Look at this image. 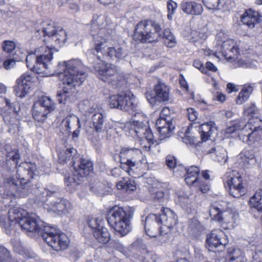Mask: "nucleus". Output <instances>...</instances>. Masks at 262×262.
Returning <instances> with one entry per match:
<instances>
[{"mask_svg":"<svg viewBox=\"0 0 262 262\" xmlns=\"http://www.w3.org/2000/svg\"><path fill=\"white\" fill-rule=\"evenodd\" d=\"M192 129V127L189 126L186 129L185 136L183 138V142L186 144H194L198 142L197 137L190 135V131Z\"/></svg>","mask_w":262,"mask_h":262,"instance_id":"obj_53","label":"nucleus"},{"mask_svg":"<svg viewBox=\"0 0 262 262\" xmlns=\"http://www.w3.org/2000/svg\"><path fill=\"white\" fill-rule=\"evenodd\" d=\"M92 120L95 130L97 132H101L104 121L103 115L100 113H95L92 116Z\"/></svg>","mask_w":262,"mask_h":262,"instance_id":"obj_37","label":"nucleus"},{"mask_svg":"<svg viewBox=\"0 0 262 262\" xmlns=\"http://www.w3.org/2000/svg\"><path fill=\"white\" fill-rule=\"evenodd\" d=\"M36 229L34 233L41 235L47 244L55 251L66 249L69 244L68 236L59 230L51 226H47L38 217L36 222Z\"/></svg>","mask_w":262,"mask_h":262,"instance_id":"obj_6","label":"nucleus"},{"mask_svg":"<svg viewBox=\"0 0 262 262\" xmlns=\"http://www.w3.org/2000/svg\"><path fill=\"white\" fill-rule=\"evenodd\" d=\"M129 124L128 135L139 139L141 142L147 141L148 145H144L143 147L149 150L151 145L154 143V135L147 125L145 116L142 113H135Z\"/></svg>","mask_w":262,"mask_h":262,"instance_id":"obj_9","label":"nucleus"},{"mask_svg":"<svg viewBox=\"0 0 262 262\" xmlns=\"http://www.w3.org/2000/svg\"><path fill=\"white\" fill-rule=\"evenodd\" d=\"M23 256L26 258V262H36L34 259L35 254L28 250H25L23 252ZM0 262H23L18 261L14 259H12L10 257L9 251L4 247L0 246Z\"/></svg>","mask_w":262,"mask_h":262,"instance_id":"obj_17","label":"nucleus"},{"mask_svg":"<svg viewBox=\"0 0 262 262\" xmlns=\"http://www.w3.org/2000/svg\"><path fill=\"white\" fill-rule=\"evenodd\" d=\"M161 221V224L164 229L168 231V232L178 223L177 215L170 209L163 208L161 210V213L158 215Z\"/></svg>","mask_w":262,"mask_h":262,"instance_id":"obj_15","label":"nucleus"},{"mask_svg":"<svg viewBox=\"0 0 262 262\" xmlns=\"http://www.w3.org/2000/svg\"><path fill=\"white\" fill-rule=\"evenodd\" d=\"M141 155V151L137 148L123 147L120 152L119 158H122L123 161H124V157H125L127 159L133 160L134 159L135 161L139 162Z\"/></svg>","mask_w":262,"mask_h":262,"instance_id":"obj_27","label":"nucleus"},{"mask_svg":"<svg viewBox=\"0 0 262 262\" xmlns=\"http://www.w3.org/2000/svg\"><path fill=\"white\" fill-rule=\"evenodd\" d=\"M169 114H170L169 109L167 107H165L161 111L160 118H166L167 119H170V117L168 116Z\"/></svg>","mask_w":262,"mask_h":262,"instance_id":"obj_63","label":"nucleus"},{"mask_svg":"<svg viewBox=\"0 0 262 262\" xmlns=\"http://www.w3.org/2000/svg\"><path fill=\"white\" fill-rule=\"evenodd\" d=\"M32 116L34 120L38 122H43L47 118L49 114L45 108L37 104H34L32 109Z\"/></svg>","mask_w":262,"mask_h":262,"instance_id":"obj_33","label":"nucleus"},{"mask_svg":"<svg viewBox=\"0 0 262 262\" xmlns=\"http://www.w3.org/2000/svg\"><path fill=\"white\" fill-rule=\"evenodd\" d=\"M241 16H260V14L254 9L249 8Z\"/></svg>","mask_w":262,"mask_h":262,"instance_id":"obj_61","label":"nucleus"},{"mask_svg":"<svg viewBox=\"0 0 262 262\" xmlns=\"http://www.w3.org/2000/svg\"><path fill=\"white\" fill-rule=\"evenodd\" d=\"M182 10L187 14L199 15L203 12V7L195 2H183L181 4Z\"/></svg>","mask_w":262,"mask_h":262,"instance_id":"obj_21","label":"nucleus"},{"mask_svg":"<svg viewBox=\"0 0 262 262\" xmlns=\"http://www.w3.org/2000/svg\"><path fill=\"white\" fill-rule=\"evenodd\" d=\"M124 161L122 158H120V166L122 169H125V170L128 172L129 175H131V172L134 167H135L139 163V161L127 159L124 157Z\"/></svg>","mask_w":262,"mask_h":262,"instance_id":"obj_38","label":"nucleus"},{"mask_svg":"<svg viewBox=\"0 0 262 262\" xmlns=\"http://www.w3.org/2000/svg\"><path fill=\"white\" fill-rule=\"evenodd\" d=\"M18 79L23 80V83L25 84H29L28 82H34V77H32L31 75L29 73H25L21 76Z\"/></svg>","mask_w":262,"mask_h":262,"instance_id":"obj_60","label":"nucleus"},{"mask_svg":"<svg viewBox=\"0 0 262 262\" xmlns=\"http://www.w3.org/2000/svg\"><path fill=\"white\" fill-rule=\"evenodd\" d=\"M94 236L99 243L102 244H107L111 239V234L108 230L104 227L95 230Z\"/></svg>","mask_w":262,"mask_h":262,"instance_id":"obj_32","label":"nucleus"},{"mask_svg":"<svg viewBox=\"0 0 262 262\" xmlns=\"http://www.w3.org/2000/svg\"><path fill=\"white\" fill-rule=\"evenodd\" d=\"M109 105L112 108H118L126 112H133L137 107L135 97L122 93L110 97Z\"/></svg>","mask_w":262,"mask_h":262,"instance_id":"obj_11","label":"nucleus"},{"mask_svg":"<svg viewBox=\"0 0 262 262\" xmlns=\"http://www.w3.org/2000/svg\"><path fill=\"white\" fill-rule=\"evenodd\" d=\"M117 188L123 190L127 193H132L136 189V186L134 181L130 180L127 181H120L117 184Z\"/></svg>","mask_w":262,"mask_h":262,"instance_id":"obj_42","label":"nucleus"},{"mask_svg":"<svg viewBox=\"0 0 262 262\" xmlns=\"http://www.w3.org/2000/svg\"><path fill=\"white\" fill-rule=\"evenodd\" d=\"M88 224L89 227L93 230V232L103 227L102 221L99 218L92 217L89 219Z\"/></svg>","mask_w":262,"mask_h":262,"instance_id":"obj_51","label":"nucleus"},{"mask_svg":"<svg viewBox=\"0 0 262 262\" xmlns=\"http://www.w3.org/2000/svg\"><path fill=\"white\" fill-rule=\"evenodd\" d=\"M204 230V227L196 219L193 218L190 220L188 227L189 235L196 238H199Z\"/></svg>","mask_w":262,"mask_h":262,"instance_id":"obj_26","label":"nucleus"},{"mask_svg":"<svg viewBox=\"0 0 262 262\" xmlns=\"http://www.w3.org/2000/svg\"><path fill=\"white\" fill-rule=\"evenodd\" d=\"M132 215V213L129 209L115 206L108 211L106 219L116 233L124 236L131 230L130 220Z\"/></svg>","mask_w":262,"mask_h":262,"instance_id":"obj_8","label":"nucleus"},{"mask_svg":"<svg viewBox=\"0 0 262 262\" xmlns=\"http://www.w3.org/2000/svg\"><path fill=\"white\" fill-rule=\"evenodd\" d=\"M102 17H95L92 21L91 33L93 36V48L90 50V62L100 79L117 86L122 79L117 67L105 63V61H118L127 55L123 48L119 46L107 47L106 42L112 38L113 31L99 28L97 23Z\"/></svg>","mask_w":262,"mask_h":262,"instance_id":"obj_1","label":"nucleus"},{"mask_svg":"<svg viewBox=\"0 0 262 262\" xmlns=\"http://www.w3.org/2000/svg\"><path fill=\"white\" fill-rule=\"evenodd\" d=\"M207 153L210 154L214 161L222 164L226 162L228 159L227 154L226 150L221 146H216L212 147L207 151Z\"/></svg>","mask_w":262,"mask_h":262,"instance_id":"obj_20","label":"nucleus"},{"mask_svg":"<svg viewBox=\"0 0 262 262\" xmlns=\"http://www.w3.org/2000/svg\"><path fill=\"white\" fill-rule=\"evenodd\" d=\"M223 205L219 203H215L210 207V215L211 219L219 222V219H221V214L223 210Z\"/></svg>","mask_w":262,"mask_h":262,"instance_id":"obj_41","label":"nucleus"},{"mask_svg":"<svg viewBox=\"0 0 262 262\" xmlns=\"http://www.w3.org/2000/svg\"><path fill=\"white\" fill-rule=\"evenodd\" d=\"M228 253L226 262H246L247 260L244 253L239 248L228 249Z\"/></svg>","mask_w":262,"mask_h":262,"instance_id":"obj_29","label":"nucleus"},{"mask_svg":"<svg viewBox=\"0 0 262 262\" xmlns=\"http://www.w3.org/2000/svg\"><path fill=\"white\" fill-rule=\"evenodd\" d=\"M67 39V33L66 31L62 28L59 27L57 30V31L53 34L49 41L53 42L55 45L61 46L66 42Z\"/></svg>","mask_w":262,"mask_h":262,"instance_id":"obj_31","label":"nucleus"},{"mask_svg":"<svg viewBox=\"0 0 262 262\" xmlns=\"http://www.w3.org/2000/svg\"><path fill=\"white\" fill-rule=\"evenodd\" d=\"M59 189L57 187L49 188H37L34 192L38 198L39 200L42 202L46 201V198L52 195L57 196L59 194Z\"/></svg>","mask_w":262,"mask_h":262,"instance_id":"obj_24","label":"nucleus"},{"mask_svg":"<svg viewBox=\"0 0 262 262\" xmlns=\"http://www.w3.org/2000/svg\"><path fill=\"white\" fill-rule=\"evenodd\" d=\"M239 52L238 48L231 40L223 42L222 45V53L227 60L235 58Z\"/></svg>","mask_w":262,"mask_h":262,"instance_id":"obj_18","label":"nucleus"},{"mask_svg":"<svg viewBox=\"0 0 262 262\" xmlns=\"http://www.w3.org/2000/svg\"><path fill=\"white\" fill-rule=\"evenodd\" d=\"M61 126L62 128H65L66 134L68 136L70 135L71 130L78 127L81 128L79 119L74 115L67 116L61 122Z\"/></svg>","mask_w":262,"mask_h":262,"instance_id":"obj_19","label":"nucleus"},{"mask_svg":"<svg viewBox=\"0 0 262 262\" xmlns=\"http://www.w3.org/2000/svg\"><path fill=\"white\" fill-rule=\"evenodd\" d=\"M17 179L13 176H10L5 179L4 184L10 194L16 197H26L29 195V180L25 177L26 175L33 178L37 175L36 165L34 163L24 162L18 166L17 171Z\"/></svg>","mask_w":262,"mask_h":262,"instance_id":"obj_4","label":"nucleus"},{"mask_svg":"<svg viewBox=\"0 0 262 262\" xmlns=\"http://www.w3.org/2000/svg\"><path fill=\"white\" fill-rule=\"evenodd\" d=\"M241 22L250 28L254 27L261 20L260 17H241Z\"/></svg>","mask_w":262,"mask_h":262,"instance_id":"obj_52","label":"nucleus"},{"mask_svg":"<svg viewBox=\"0 0 262 262\" xmlns=\"http://www.w3.org/2000/svg\"><path fill=\"white\" fill-rule=\"evenodd\" d=\"M145 97L151 105H157L169 99V88L161 81L155 86L154 90L145 93Z\"/></svg>","mask_w":262,"mask_h":262,"instance_id":"obj_12","label":"nucleus"},{"mask_svg":"<svg viewBox=\"0 0 262 262\" xmlns=\"http://www.w3.org/2000/svg\"><path fill=\"white\" fill-rule=\"evenodd\" d=\"M58 27H56L53 23H50L48 24L46 27H44L42 29L40 33L42 34V36L48 37L47 39L49 41L52 37L53 34L57 31Z\"/></svg>","mask_w":262,"mask_h":262,"instance_id":"obj_44","label":"nucleus"},{"mask_svg":"<svg viewBox=\"0 0 262 262\" xmlns=\"http://www.w3.org/2000/svg\"><path fill=\"white\" fill-rule=\"evenodd\" d=\"M186 173L184 176L185 181L189 186L197 184L200 179L198 176L200 173V168L195 166H191L188 169H185Z\"/></svg>","mask_w":262,"mask_h":262,"instance_id":"obj_23","label":"nucleus"},{"mask_svg":"<svg viewBox=\"0 0 262 262\" xmlns=\"http://www.w3.org/2000/svg\"><path fill=\"white\" fill-rule=\"evenodd\" d=\"M247 124L250 125L252 130L259 132L262 130V120L257 117L249 118Z\"/></svg>","mask_w":262,"mask_h":262,"instance_id":"obj_46","label":"nucleus"},{"mask_svg":"<svg viewBox=\"0 0 262 262\" xmlns=\"http://www.w3.org/2000/svg\"><path fill=\"white\" fill-rule=\"evenodd\" d=\"M5 150L6 151V160H12L16 166L18 164V160L20 158L18 150L12 149L11 146L7 145L5 146Z\"/></svg>","mask_w":262,"mask_h":262,"instance_id":"obj_40","label":"nucleus"},{"mask_svg":"<svg viewBox=\"0 0 262 262\" xmlns=\"http://www.w3.org/2000/svg\"><path fill=\"white\" fill-rule=\"evenodd\" d=\"M76 152V149L74 148H67L62 150L58 155L59 162L64 164L68 161H70V165L73 166V161H77L78 158L75 157Z\"/></svg>","mask_w":262,"mask_h":262,"instance_id":"obj_25","label":"nucleus"},{"mask_svg":"<svg viewBox=\"0 0 262 262\" xmlns=\"http://www.w3.org/2000/svg\"><path fill=\"white\" fill-rule=\"evenodd\" d=\"M3 50L7 53L11 54L12 56L15 55L14 52L16 48L15 43L11 40H5L2 43Z\"/></svg>","mask_w":262,"mask_h":262,"instance_id":"obj_49","label":"nucleus"},{"mask_svg":"<svg viewBox=\"0 0 262 262\" xmlns=\"http://www.w3.org/2000/svg\"><path fill=\"white\" fill-rule=\"evenodd\" d=\"M52 49L47 47H40L35 53L29 54L26 59L28 68L35 73L42 74V76L50 75V62L53 59Z\"/></svg>","mask_w":262,"mask_h":262,"instance_id":"obj_7","label":"nucleus"},{"mask_svg":"<svg viewBox=\"0 0 262 262\" xmlns=\"http://www.w3.org/2000/svg\"><path fill=\"white\" fill-rule=\"evenodd\" d=\"M227 179L226 184H225V187L232 196L239 198L245 194L246 189L243 186L240 176L234 177L233 174H230Z\"/></svg>","mask_w":262,"mask_h":262,"instance_id":"obj_14","label":"nucleus"},{"mask_svg":"<svg viewBox=\"0 0 262 262\" xmlns=\"http://www.w3.org/2000/svg\"><path fill=\"white\" fill-rule=\"evenodd\" d=\"M213 122H209L199 125L196 129L200 134L202 142L208 140L212 134Z\"/></svg>","mask_w":262,"mask_h":262,"instance_id":"obj_28","label":"nucleus"},{"mask_svg":"<svg viewBox=\"0 0 262 262\" xmlns=\"http://www.w3.org/2000/svg\"><path fill=\"white\" fill-rule=\"evenodd\" d=\"M260 138V135L259 132L252 130L250 131V134L246 139L245 143H246L249 145H252L254 144L256 142H258Z\"/></svg>","mask_w":262,"mask_h":262,"instance_id":"obj_50","label":"nucleus"},{"mask_svg":"<svg viewBox=\"0 0 262 262\" xmlns=\"http://www.w3.org/2000/svg\"><path fill=\"white\" fill-rule=\"evenodd\" d=\"M73 167L74 171L72 177L65 178V183L67 186H74L81 184L94 169L93 162L84 158H78L77 161H73Z\"/></svg>","mask_w":262,"mask_h":262,"instance_id":"obj_10","label":"nucleus"},{"mask_svg":"<svg viewBox=\"0 0 262 262\" xmlns=\"http://www.w3.org/2000/svg\"><path fill=\"white\" fill-rule=\"evenodd\" d=\"M166 164L170 169L174 168L176 166V159L174 157L168 155L166 157Z\"/></svg>","mask_w":262,"mask_h":262,"instance_id":"obj_59","label":"nucleus"},{"mask_svg":"<svg viewBox=\"0 0 262 262\" xmlns=\"http://www.w3.org/2000/svg\"><path fill=\"white\" fill-rule=\"evenodd\" d=\"M241 163H242L245 167L249 168L255 165L256 159L253 149H245L238 155Z\"/></svg>","mask_w":262,"mask_h":262,"instance_id":"obj_22","label":"nucleus"},{"mask_svg":"<svg viewBox=\"0 0 262 262\" xmlns=\"http://www.w3.org/2000/svg\"><path fill=\"white\" fill-rule=\"evenodd\" d=\"M167 7L168 10L167 16H171L174 14L177 8V4L172 1H169L167 4Z\"/></svg>","mask_w":262,"mask_h":262,"instance_id":"obj_58","label":"nucleus"},{"mask_svg":"<svg viewBox=\"0 0 262 262\" xmlns=\"http://www.w3.org/2000/svg\"><path fill=\"white\" fill-rule=\"evenodd\" d=\"M237 218L238 215L236 213L233 212L231 210H225L223 208L219 223L220 224H233L235 223Z\"/></svg>","mask_w":262,"mask_h":262,"instance_id":"obj_30","label":"nucleus"},{"mask_svg":"<svg viewBox=\"0 0 262 262\" xmlns=\"http://www.w3.org/2000/svg\"><path fill=\"white\" fill-rule=\"evenodd\" d=\"M193 66L195 68L199 69L202 73H206L205 68L203 66V63L201 61L198 60H194Z\"/></svg>","mask_w":262,"mask_h":262,"instance_id":"obj_62","label":"nucleus"},{"mask_svg":"<svg viewBox=\"0 0 262 262\" xmlns=\"http://www.w3.org/2000/svg\"><path fill=\"white\" fill-rule=\"evenodd\" d=\"M243 124L241 123V120H235L230 122V125L228 126L226 129V133L227 134H232L236 131L238 132V129H241Z\"/></svg>","mask_w":262,"mask_h":262,"instance_id":"obj_48","label":"nucleus"},{"mask_svg":"<svg viewBox=\"0 0 262 262\" xmlns=\"http://www.w3.org/2000/svg\"><path fill=\"white\" fill-rule=\"evenodd\" d=\"M34 104H37L38 106L43 107L45 110L47 111L48 113L52 112L55 108V103L50 97L47 96L42 97L40 99Z\"/></svg>","mask_w":262,"mask_h":262,"instance_id":"obj_36","label":"nucleus"},{"mask_svg":"<svg viewBox=\"0 0 262 262\" xmlns=\"http://www.w3.org/2000/svg\"><path fill=\"white\" fill-rule=\"evenodd\" d=\"M104 184L99 182H96L90 184V189L91 191L100 196L104 193Z\"/></svg>","mask_w":262,"mask_h":262,"instance_id":"obj_47","label":"nucleus"},{"mask_svg":"<svg viewBox=\"0 0 262 262\" xmlns=\"http://www.w3.org/2000/svg\"><path fill=\"white\" fill-rule=\"evenodd\" d=\"M12 56V58H9L4 62L3 66L7 70L13 68L15 65L16 61L17 60V58L15 57V55Z\"/></svg>","mask_w":262,"mask_h":262,"instance_id":"obj_57","label":"nucleus"},{"mask_svg":"<svg viewBox=\"0 0 262 262\" xmlns=\"http://www.w3.org/2000/svg\"><path fill=\"white\" fill-rule=\"evenodd\" d=\"M9 220L1 221V225L6 234L14 235L18 228L28 233H34L36 229L37 217L29 215L28 212L21 208H12L8 212Z\"/></svg>","mask_w":262,"mask_h":262,"instance_id":"obj_5","label":"nucleus"},{"mask_svg":"<svg viewBox=\"0 0 262 262\" xmlns=\"http://www.w3.org/2000/svg\"><path fill=\"white\" fill-rule=\"evenodd\" d=\"M223 1L224 0H203L204 4L209 9H215L219 4Z\"/></svg>","mask_w":262,"mask_h":262,"instance_id":"obj_55","label":"nucleus"},{"mask_svg":"<svg viewBox=\"0 0 262 262\" xmlns=\"http://www.w3.org/2000/svg\"><path fill=\"white\" fill-rule=\"evenodd\" d=\"M30 89V84H24L23 80L20 79L16 80L14 91L17 96L21 98L24 97L29 93Z\"/></svg>","mask_w":262,"mask_h":262,"instance_id":"obj_34","label":"nucleus"},{"mask_svg":"<svg viewBox=\"0 0 262 262\" xmlns=\"http://www.w3.org/2000/svg\"><path fill=\"white\" fill-rule=\"evenodd\" d=\"M253 257L256 260H258V262H262V249H256Z\"/></svg>","mask_w":262,"mask_h":262,"instance_id":"obj_64","label":"nucleus"},{"mask_svg":"<svg viewBox=\"0 0 262 262\" xmlns=\"http://www.w3.org/2000/svg\"><path fill=\"white\" fill-rule=\"evenodd\" d=\"M241 123L243 126L241 127V129H238V135L239 139L242 140L243 142H245L246 139L250 134V131L252 130L250 125L245 124L244 122L241 121Z\"/></svg>","mask_w":262,"mask_h":262,"instance_id":"obj_45","label":"nucleus"},{"mask_svg":"<svg viewBox=\"0 0 262 262\" xmlns=\"http://www.w3.org/2000/svg\"><path fill=\"white\" fill-rule=\"evenodd\" d=\"M161 221L157 214H150L145 219L144 228L145 232L150 237H156L158 235H163L168 233V231L164 229Z\"/></svg>","mask_w":262,"mask_h":262,"instance_id":"obj_13","label":"nucleus"},{"mask_svg":"<svg viewBox=\"0 0 262 262\" xmlns=\"http://www.w3.org/2000/svg\"><path fill=\"white\" fill-rule=\"evenodd\" d=\"M82 68L81 61L77 59L59 63L56 72L62 77L63 85L62 91L58 92L57 94V101L59 103L65 104L75 93V88L80 85L85 79L86 74Z\"/></svg>","mask_w":262,"mask_h":262,"instance_id":"obj_2","label":"nucleus"},{"mask_svg":"<svg viewBox=\"0 0 262 262\" xmlns=\"http://www.w3.org/2000/svg\"><path fill=\"white\" fill-rule=\"evenodd\" d=\"M253 87L251 85H245L239 92L236 98V103L242 104L246 101L253 91Z\"/></svg>","mask_w":262,"mask_h":262,"instance_id":"obj_39","label":"nucleus"},{"mask_svg":"<svg viewBox=\"0 0 262 262\" xmlns=\"http://www.w3.org/2000/svg\"><path fill=\"white\" fill-rule=\"evenodd\" d=\"M161 29V25L155 21H141L136 27L134 38L143 43L157 42L163 39L164 43L167 47H174L176 45L175 37L170 30L166 29L162 34L160 33Z\"/></svg>","mask_w":262,"mask_h":262,"instance_id":"obj_3","label":"nucleus"},{"mask_svg":"<svg viewBox=\"0 0 262 262\" xmlns=\"http://www.w3.org/2000/svg\"><path fill=\"white\" fill-rule=\"evenodd\" d=\"M224 232L220 229L213 230L211 233L208 235L206 242L209 248H217L219 247H224L228 243Z\"/></svg>","mask_w":262,"mask_h":262,"instance_id":"obj_16","label":"nucleus"},{"mask_svg":"<svg viewBox=\"0 0 262 262\" xmlns=\"http://www.w3.org/2000/svg\"><path fill=\"white\" fill-rule=\"evenodd\" d=\"M197 183V184H194L193 186L198 188L199 190L204 193L207 192L209 189V185L206 183L202 179H200Z\"/></svg>","mask_w":262,"mask_h":262,"instance_id":"obj_56","label":"nucleus"},{"mask_svg":"<svg viewBox=\"0 0 262 262\" xmlns=\"http://www.w3.org/2000/svg\"><path fill=\"white\" fill-rule=\"evenodd\" d=\"M51 203L57 211L61 212L68 210L70 206L68 201L62 199H58V201H52Z\"/></svg>","mask_w":262,"mask_h":262,"instance_id":"obj_43","label":"nucleus"},{"mask_svg":"<svg viewBox=\"0 0 262 262\" xmlns=\"http://www.w3.org/2000/svg\"><path fill=\"white\" fill-rule=\"evenodd\" d=\"M156 126L160 134L161 139L170 137L172 135V131L174 128L173 124H170L167 126L162 125L161 121L160 120H157Z\"/></svg>","mask_w":262,"mask_h":262,"instance_id":"obj_35","label":"nucleus"},{"mask_svg":"<svg viewBox=\"0 0 262 262\" xmlns=\"http://www.w3.org/2000/svg\"><path fill=\"white\" fill-rule=\"evenodd\" d=\"M187 116L189 121L191 122L196 121L195 123H199L198 112L193 108H187Z\"/></svg>","mask_w":262,"mask_h":262,"instance_id":"obj_54","label":"nucleus"}]
</instances>
